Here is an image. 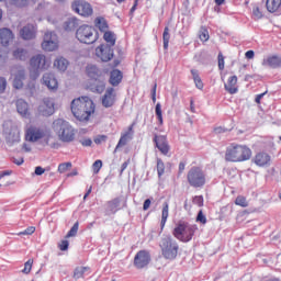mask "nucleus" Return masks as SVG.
Masks as SVG:
<instances>
[{
    "label": "nucleus",
    "instance_id": "nucleus-11",
    "mask_svg": "<svg viewBox=\"0 0 281 281\" xmlns=\"http://www.w3.org/2000/svg\"><path fill=\"white\" fill-rule=\"evenodd\" d=\"M95 54L98 58L102 60V63H109V60H112L114 56L113 48L108 44H101L99 47H97Z\"/></svg>",
    "mask_w": 281,
    "mask_h": 281
},
{
    "label": "nucleus",
    "instance_id": "nucleus-36",
    "mask_svg": "<svg viewBox=\"0 0 281 281\" xmlns=\"http://www.w3.org/2000/svg\"><path fill=\"white\" fill-rule=\"evenodd\" d=\"M103 38L105 41V43H109L106 45H109L110 47H114L115 46V34L111 31H106L103 35Z\"/></svg>",
    "mask_w": 281,
    "mask_h": 281
},
{
    "label": "nucleus",
    "instance_id": "nucleus-42",
    "mask_svg": "<svg viewBox=\"0 0 281 281\" xmlns=\"http://www.w3.org/2000/svg\"><path fill=\"white\" fill-rule=\"evenodd\" d=\"M155 113H156V116H157V120H158L159 124L160 125L164 124V114L161 112V103L156 104Z\"/></svg>",
    "mask_w": 281,
    "mask_h": 281
},
{
    "label": "nucleus",
    "instance_id": "nucleus-31",
    "mask_svg": "<svg viewBox=\"0 0 281 281\" xmlns=\"http://www.w3.org/2000/svg\"><path fill=\"white\" fill-rule=\"evenodd\" d=\"M281 7V0H266V8L268 12L273 14V12H278Z\"/></svg>",
    "mask_w": 281,
    "mask_h": 281
},
{
    "label": "nucleus",
    "instance_id": "nucleus-47",
    "mask_svg": "<svg viewBox=\"0 0 281 281\" xmlns=\"http://www.w3.org/2000/svg\"><path fill=\"white\" fill-rule=\"evenodd\" d=\"M69 168H71V162L59 164L58 172H60V175H63L64 172H67L69 170Z\"/></svg>",
    "mask_w": 281,
    "mask_h": 281
},
{
    "label": "nucleus",
    "instance_id": "nucleus-24",
    "mask_svg": "<svg viewBox=\"0 0 281 281\" xmlns=\"http://www.w3.org/2000/svg\"><path fill=\"white\" fill-rule=\"evenodd\" d=\"M122 78H124V75L122 74V70L120 69H113L110 72V79L109 82L112 85V87H119L122 82Z\"/></svg>",
    "mask_w": 281,
    "mask_h": 281
},
{
    "label": "nucleus",
    "instance_id": "nucleus-45",
    "mask_svg": "<svg viewBox=\"0 0 281 281\" xmlns=\"http://www.w3.org/2000/svg\"><path fill=\"white\" fill-rule=\"evenodd\" d=\"M235 204L240 205V207H247V205H249V203L247 202V199L243 195H239L236 198Z\"/></svg>",
    "mask_w": 281,
    "mask_h": 281
},
{
    "label": "nucleus",
    "instance_id": "nucleus-44",
    "mask_svg": "<svg viewBox=\"0 0 281 281\" xmlns=\"http://www.w3.org/2000/svg\"><path fill=\"white\" fill-rule=\"evenodd\" d=\"M79 225L80 224L76 222L70 228V232L67 233L66 238H74V236H77Z\"/></svg>",
    "mask_w": 281,
    "mask_h": 281
},
{
    "label": "nucleus",
    "instance_id": "nucleus-38",
    "mask_svg": "<svg viewBox=\"0 0 281 281\" xmlns=\"http://www.w3.org/2000/svg\"><path fill=\"white\" fill-rule=\"evenodd\" d=\"M162 43H164V49H168V45L170 43V29L168 26H166L164 30Z\"/></svg>",
    "mask_w": 281,
    "mask_h": 281
},
{
    "label": "nucleus",
    "instance_id": "nucleus-35",
    "mask_svg": "<svg viewBox=\"0 0 281 281\" xmlns=\"http://www.w3.org/2000/svg\"><path fill=\"white\" fill-rule=\"evenodd\" d=\"M13 57L16 58V60H26L30 58V54L24 48H16L13 52Z\"/></svg>",
    "mask_w": 281,
    "mask_h": 281
},
{
    "label": "nucleus",
    "instance_id": "nucleus-51",
    "mask_svg": "<svg viewBox=\"0 0 281 281\" xmlns=\"http://www.w3.org/2000/svg\"><path fill=\"white\" fill-rule=\"evenodd\" d=\"M34 263V261L32 259H29L25 263H24V269L22 270L23 273H30L32 271V265Z\"/></svg>",
    "mask_w": 281,
    "mask_h": 281
},
{
    "label": "nucleus",
    "instance_id": "nucleus-4",
    "mask_svg": "<svg viewBox=\"0 0 281 281\" xmlns=\"http://www.w3.org/2000/svg\"><path fill=\"white\" fill-rule=\"evenodd\" d=\"M159 247L165 260H176L179 256V243L170 235H164L159 240Z\"/></svg>",
    "mask_w": 281,
    "mask_h": 281
},
{
    "label": "nucleus",
    "instance_id": "nucleus-57",
    "mask_svg": "<svg viewBox=\"0 0 281 281\" xmlns=\"http://www.w3.org/2000/svg\"><path fill=\"white\" fill-rule=\"evenodd\" d=\"M34 175H36V177H41L42 175H45V169L41 166H37L35 167Z\"/></svg>",
    "mask_w": 281,
    "mask_h": 281
},
{
    "label": "nucleus",
    "instance_id": "nucleus-15",
    "mask_svg": "<svg viewBox=\"0 0 281 281\" xmlns=\"http://www.w3.org/2000/svg\"><path fill=\"white\" fill-rule=\"evenodd\" d=\"M42 49L44 52H55V49H58V42H56L52 33H45Z\"/></svg>",
    "mask_w": 281,
    "mask_h": 281
},
{
    "label": "nucleus",
    "instance_id": "nucleus-23",
    "mask_svg": "<svg viewBox=\"0 0 281 281\" xmlns=\"http://www.w3.org/2000/svg\"><path fill=\"white\" fill-rule=\"evenodd\" d=\"M262 67H270L271 69H278L281 67V58L278 55L270 56L262 60Z\"/></svg>",
    "mask_w": 281,
    "mask_h": 281
},
{
    "label": "nucleus",
    "instance_id": "nucleus-37",
    "mask_svg": "<svg viewBox=\"0 0 281 281\" xmlns=\"http://www.w3.org/2000/svg\"><path fill=\"white\" fill-rule=\"evenodd\" d=\"M94 23L95 27H98L100 32H106V30H109V24H106V20H104V18H97Z\"/></svg>",
    "mask_w": 281,
    "mask_h": 281
},
{
    "label": "nucleus",
    "instance_id": "nucleus-3",
    "mask_svg": "<svg viewBox=\"0 0 281 281\" xmlns=\"http://www.w3.org/2000/svg\"><path fill=\"white\" fill-rule=\"evenodd\" d=\"M53 128L60 142L69 144L76 139V130H74V126L69 122L63 119L55 120L53 122Z\"/></svg>",
    "mask_w": 281,
    "mask_h": 281
},
{
    "label": "nucleus",
    "instance_id": "nucleus-52",
    "mask_svg": "<svg viewBox=\"0 0 281 281\" xmlns=\"http://www.w3.org/2000/svg\"><path fill=\"white\" fill-rule=\"evenodd\" d=\"M194 205H198V207H203V195H195L193 198Z\"/></svg>",
    "mask_w": 281,
    "mask_h": 281
},
{
    "label": "nucleus",
    "instance_id": "nucleus-46",
    "mask_svg": "<svg viewBox=\"0 0 281 281\" xmlns=\"http://www.w3.org/2000/svg\"><path fill=\"white\" fill-rule=\"evenodd\" d=\"M35 232H36V227L29 226L23 232H20L19 236H32V234H34Z\"/></svg>",
    "mask_w": 281,
    "mask_h": 281
},
{
    "label": "nucleus",
    "instance_id": "nucleus-54",
    "mask_svg": "<svg viewBox=\"0 0 281 281\" xmlns=\"http://www.w3.org/2000/svg\"><path fill=\"white\" fill-rule=\"evenodd\" d=\"M59 249L60 251H67V249H69V240H61V243L59 244Z\"/></svg>",
    "mask_w": 281,
    "mask_h": 281
},
{
    "label": "nucleus",
    "instance_id": "nucleus-13",
    "mask_svg": "<svg viewBox=\"0 0 281 281\" xmlns=\"http://www.w3.org/2000/svg\"><path fill=\"white\" fill-rule=\"evenodd\" d=\"M153 142L162 155L170 153V145H168V138L165 135H154Z\"/></svg>",
    "mask_w": 281,
    "mask_h": 281
},
{
    "label": "nucleus",
    "instance_id": "nucleus-1",
    "mask_svg": "<svg viewBox=\"0 0 281 281\" xmlns=\"http://www.w3.org/2000/svg\"><path fill=\"white\" fill-rule=\"evenodd\" d=\"M71 113L79 122H89V117L95 113V103L89 97H79L71 101Z\"/></svg>",
    "mask_w": 281,
    "mask_h": 281
},
{
    "label": "nucleus",
    "instance_id": "nucleus-27",
    "mask_svg": "<svg viewBox=\"0 0 281 281\" xmlns=\"http://www.w3.org/2000/svg\"><path fill=\"white\" fill-rule=\"evenodd\" d=\"M238 83V77L237 76H232L228 78V83H225V89L234 95V93H238V88H236V85Z\"/></svg>",
    "mask_w": 281,
    "mask_h": 281
},
{
    "label": "nucleus",
    "instance_id": "nucleus-55",
    "mask_svg": "<svg viewBox=\"0 0 281 281\" xmlns=\"http://www.w3.org/2000/svg\"><path fill=\"white\" fill-rule=\"evenodd\" d=\"M7 85H8V81L5 80V78L0 77V95L5 91Z\"/></svg>",
    "mask_w": 281,
    "mask_h": 281
},
{
    "label": "nucleus",
    "instance_id": "nucleus-29",
    "mask_svg": "<svg viewBox=\"0 0 281 281\" xmlns=\"http://www.w3.org/2000/svg\"><path fill=\"white\" fill-rule=\"evenodd\" d=\"M271 161V156L267 153H259L255 156V164L256 166H267Z\"/></svg>",
    "mask_w": 281,
    "mask_h": 281
},
{
    "label": "nucleus",
    "instance_id": "nucleus-18",
    "mask_svg": "<svg viewBox=\"0 0 281 281\" xmlns=\"http://www.w3.org/2000/svg\"><path fill=\"white\" fill-rule=\"evenodd\" d=\"M20 36L23 41H32L36 38V27L33 24H27L20 30Z\"/></svg>",
    "mask_w": 281,
    "mask_h": 281
},
{
    "label": "nucleus",
    "instance_id": "nucleus-53",
    "mask_svg": "<svg viewBox=\"0 0 281 281\" xmlns=\"http://www.w3.org/2000/svg\"><path fill=\"white\" fill-rule=\"evenodd\" d=\"M217 59H218V69L223 71V69H225V58L223 57L222 54H218Z\"/></svg>",
    "mask_w": 281,
    "mask_h": 281
},
{
    "label": "nucleus",
    "instance_id": "nucleus-33",
    "mask_svg": "<svg viewBox=\"0 0 281 281\" xmlns=\"http://www.w3.org/2000/svg\"><path fill=\"white\" fill-rule=\"evenodd\" d=\"M168 216H169V204L168 202H164L162 212H161V222H160L161 229L166 227V222L168 221Z\"/></svg>",
    "mask_w": 281,
    "mask_h": 281
},
{
    "label": "nucleus",
    "instance_id": "nucleus-16",
    "mask_svg": "<svg viewBox=\"0 0 281 281\" xmlns=\"http://www.w3.org/2000/svg\"><path fill=\"white\" fill-rule=\"evenodd\" d=\"M5 142L9 146L19 144L21 142V134L19 133V128L11 127L9 132H5Z\"/></svg>",
    "mask_w": 281,
    "mask_h": 281
},
{
    "label": "nucleus",
    "instance_id": "nucleus-49",
    "mask_svg": "<svg viewBox=\"0 0 281 281\" xmlns=\"http://www.w3.org/2000/svg\"><path fill=\"white\" fill-rule=\"evenodd\" d=\"M196 222L201 223L202 225H205L207 223V217H205V214H203V211L198 212Z\"/></svg>",
    "mask_w": 281,
    "mask_h": 281
},
{
    "label": "nucleus",
    "instance_id": "nucleus-19",
    "mask_svg": "<svg viewBox=\"0 0 281 281\" xmlns=\"http://www.w3.org/2000/svg\"><path fill=\"white\" fill-rule=\"evenodd\" d=\"M11 41H14V33L8 27L0 29V45L8 47Z\"/></svg>",
    "mask_w": 281,
    "mask_h": 281
},
{
    "label": "nucleus",
    "instance_id": "nucleus-21",
    "mask_svg": "<svg viewBox=\"0 0 281 281\" xmlns=\"http://www.w3.org/2000/svg\"><path fill=\"white\" fill-rule=\"evenodd\" d=\"M133 124L128 127V131L121 135V138L114 149V153H117L119 148H122V146H126L131 139H133Z\"/></svg>",
    "mask_w": 281,
    "mask_h": 281
},
{
    "label": "nucleus",
    "instance_id": "nucleus-30",
    "mask_svg": "<svg viewBox=\"0 0 281 281\" xmlns=\"http://www.w3.org/2000/svg\"><path fill=\"white\" fill-rule=\"evenodd\" d=\"M23 80H25V70H18L13 79L14 89H23Z\"/></svg>",
    "mask_w": 281,
    "mask_h": 281
},
{
    "label": "nucleus",
    "instance_id": "nucleus-56",
    "mask_svg": "<svg viewBox=\"0 0 281 281\" xmlns=\"http://www.w3.org/2000/svg\"><path fill=\"white\" fill-rule=\"evenodd\" d=\"M252 14L256 19H262V13L260 12V8L258 7H255L252 9Z\"/></svg>",
    "mask_w": 281,
    "mask_h": 281
},
{
    "label": "nucleus",
    "instance_id": "nucleus-59",
    "mask_svg": "<svg viewBox=\"0 0 281 281\" xmlns=\"http://www.w3.org/2000/svg\"><path fill=\"white\" fill-rule=\"evenodd\" d=\"M102 142H106L105 135H101V136H98L97 138H94V144H102Z\"/></svg>",
    "mask_w": 281,
    "mask_h": 281
},
{
    "label": "nucleus",
    "instance_id": "nucleus-12",
    "mask_svg": "<svg viewBox=\"0 0 281 281\" xmlns=\"http://www.w3.org/2000/svg\"><path fill=\"white\" fill-rule=\"evenodd\" d=\"M37 111L40 115H43L44 117H49V115H54V99L45 98L38 106Z\"/></svg>",
    "mask_w": 281,
    "mask_h": 281
},
{
    "label": "nucleus",
    "instance_id": "nucleus-7",
    "mask_svg": "<svg viewBox=\"0 0 281 281\" xmlns=\"http://www.w3.org/2000/svg\"><path fill=\"white\" fill-rule=\"evenodd\" d=\"M194 232H196V226L180 223L173 228L172 234L177 240H180L181 243H190L194 236Z\"/></svg>",
    "mask_w": 281,
    "mask_h": 281
},
{
    "label": "nucleus",
    "instance_id": "nucleus-8",
    "mask_svg": "<svg viewBox=\"0 0 281 281\" xmlns=\"http://www.w3.org/2000/svg\"><path fill=\"white\" fill-rule=\"evenodd\" d=\"M86 71L89 78L95 80L97 93H102V91H104V87H106V85L104 83V79L102 78V70H100V68H98L95 65H90L87 66Z\"/></svg>",
    "mask_w": 281,
    "mask_h": 281
},
{
    "label": "nucleus",
    "instance_id": "nucleus-62",
    "mask_svg": "<svg viewBox=\"0 0 281 281\" xmlns=\"http://www.w3.org/2000/svg\"><path fill=\"white\" fill-rule=\"evenodd\" d=\"M265 95H267V92L260 93L256 95L255 102L257 104H260V101L265 98Z\"/></svg>",
    "mask_w": 281,
    "mask_h": 281
},
{
    "label": "nucleus",
    "instance_id": "nucleus-6",
    "mask_svg": "<svg viewBox=\"0 0 281 281\" xmlns=\"http://www.w3.org/2000/svg\"><path fill=\"white\" fill-rule=\"evenodd\" d=\"M187 180L191 188H203L207 183V175L201 167H191L187 173Z\"/></svg>",
    "mask_w": 281,
    "mask_h": 281
},
{
    "label": "nucleus",
    "instance_id": "nucleus-48",
    "mask_svg": "<svg viewBox=\"0 0 281 281\" xmlns=\"http://www.w3.org/2000/svg\"><path fill=\"white\" fill-rule=\"evenodd\" d=\"M41 76V69L38 68H32L30 69V78L31 80H36Z\"/></svg>",
    "mask_w": 281,
    "mask_h": 281
},
{
    "label": "nucleus",
    "instance_id": "nucleus-32",
    "mask_svg": "<svg viewBox=\"0 0 281 281\" xmlns=\"http://www.w3.org/2000/svg\"><path fill=\"white\" fill-rule=\"evenodd\" d=\"M54 67H56L59 71H67V67H69V61L64 57H59L54 61Z\"/></svg>",
    "mask_w": 281,
    "mask_h": 281
},
{
    "label": "nucleus",
    "instance_id": "nucleus-41",
    "mask_svg": "<svg viewBox=\"0 0 281 281\" xmlns=\"http://www.w3.org/2000/svg\"><path fill=\"white\" fill-rule=\"evenodd\" d=\"M164 172H166V165L164 164V160H161V158L157 159V173L159 179H161V177H164Z\"/></svg>",
    "mask_w": 281,
    "mask_h": 281
},
{
    "label": "nucleus",
    "instance_id": "nucleus-2",
    "mask_svg": "<svg viewBox=\"0 0 281 281\" xmlns=\"http://www.w3.org/2000/svg\"><path fill=\"white\" fill-rule=\"evenodd\" d=\"M226 161L240 162L251 159V149L245 145L231 144L226 148Z\"/></svg>",
    "mask_w": 281,
    "mask_h": 281
},
{
    "label": "nucleus",
    "instance_id": "nucleus-9",
    "mask_svg": "<svg viewBox=\"0 0 281 281\" xmlns=\"http://www.w3.org/2000/svg\"><path fill=\"white\" fill-rule=\"evenodd\" d=\"M71 9L80 16L88 18L93 14V7L85 0H75L71 4Z\"/></svg>",
    "mask_w": 281,
    "mask_h": 281
},
{
    "label": "nucleus",
    "instance_id": "nucleus-43",
    "mask_svg": "<svg viewBox=\"0 0 281 281\" xmlns=\"http://www.w3.org/2000/svg\"><path fill=\"white\" fill-rule=\"evenodd\" d=\"M85 271H87L86 267L76 268L74 271L75 280H80V278H82V276H85Z\"/></svg>",
    "mask_w": 281,
    "mask_h": 281
},
{
    "label": "nucleus",
    "instance_id": "nucleus-39",
    "mask_svg": "<svg viewBox=\"0 0 281 281\" xmlns=\"http://www.w3.org/2000/svg\"><path fill=\"white\" fill-rule=\"evenodd\" d=\"M199 38H200V41H202L203 43L210 41V32L207 31V27L201 26L200 33H199Z\"/></svg>",
    "mask_w": 281,
    "mask_h": 281
},
{
    "label": "nucleus",
    "instance_id": "nucleus-34",
    "mask_svg": "<svg viewBox=\"0 0 281 281\" xmlns=\"http://www.w3.org/2000/svg\"><path fill=\"white\" fill-rule=\"evenodd\" d=\"M191 76L193 78V82H194L196 89L202 90L203 89V80L201 79V76L199 75V70L191 69Z\"/></svg>",
    "mask_w": 281,
    "mask_h": 281
},
{
    "label": "nucleus",
    "instance_id": "nucleus-28",
    "mask_svg": "<svg viewBox=\"0 0 281 281\" xmlns=\"http://www.w3.org/2000/svg\"><path fill=\"white\" fill-rule=\"evenodd\" d=\"M120 198H115L112 201H109L105 206V214H115L120 210Z\"/></svg>",
    "mask_w": 281,
    "mask_h": 281
},
{
    "label": "nucleus",
    "instance_id": "nucleus-22",
    "mask_svg": "<svg viewBox=\"0 0 281 281\" xmlns=\"http://www.w3.org/2000/svg\"><path fill=\"white\" fill-rule=\"evenodd\" d=\"M15 106L19 115L22 117H27L30 115V104L24 99H18L15 101Z\"/></svg>",
    "mask_w": 281,
    "mask_h": 281
},
{
    "label": "nucleus",
    "instance_id": "nucleus-14",
    "mask_svg": "<svg viewBox=\"0 0 281 281\" xmlns=\"http://www.w3.org/2000/svg\"><path fill=\"white\" fill-rule=\"evenodd\" d=\"M30 65L32 69H40V70H45L49 67V64L47 61V58L45 55H35L31 58Z\"/></svg>",
    "mask_w": 281,
    "mask_h": 281
},
{
    "label": "nucleus",
    "instance_id": "nucleus-40",
    "mask_svg": "<svg viewBox=\"0 0 281 281\" xmlns=\"http://www.w3.org/2000/svg\"><path fill=\"white\" fill-rule=\"evenodd\" d=\"M11 5L15 8H27L30 5V0H9Z\"/></svg>",
    "mask_w": 281,
    "mask_h": 281
},
{
    "label": "nucleus",
    "instance_id": "nucleus-50",
    "mask_svg": "<svg viewBox=\"0 0 281 281\" xmlns=\"http://www.w3.org/2000/svg\"><path fill=\"white\" fill-rule=\"evenodd\" d=\"M92 169H93L94 175H98V172H100V170L102 169V160H95L92 164Z\"/></svg>",
    "mask_w": 281,
    "mask_h": 281
},
{
    "label": "nucleus",
    "instance_id": "nucleus-20",
    "mask_svg": "<svg viewBox=\"0 0 281 281\" xmlns=\"http://www.w3.org/2000/svg\"><path fill=\"white\" fill-rule=\"evenodd\" d=\"M43 85H45V87H47V89L50 91H56V89H58V80L52 72H46L43 75Z\"/></svg>",
    "mask_w": 281,
    "mask_h": 281
},
{
    "label": "nucleus",
    "instance_id": "nucleus-63",
    "mask_svg": "<svg viewBox=\"0 0 281 281\" xmlns=\"http://www.w3.org/2000/svg\"><path fill=\"white\" fill-rule=\"evenodd\" d=\"M150 203H151L150 199H146L144 201V204H143L144 212H146V210H148V207H150Z\"/></svg>",
    "mask_w": 281,
    "mask_h": 281
},
{
    "label": "nucleus",
    "instance_id": "nucleus-25",
    "mask_svg": "<svg viewBox=\"0 0 281 281\" xmlns=\"http://www.w3.org/2000/svg\"><path fill=\"white\" fill-rule=\"evenodd\" d=\"M79 25H80V20L72 16V18H68L64 22L63 27H64L65 32H74V30H76Z\"/></svg>",
    "mask_w": 281,
    "mask_h": 281
},
{
    "label": "nucleus",
    "instance_id": "nucleus-5",
    "mask_svg": "<svg viewBox=\"0 0 281 281\" xmlns=\"http://www.w3.org/2000/svg\"><path fill=\"white\" fill-rule=\"evenodd\" d=\"M76 38L85 45H93L100 38V35L93 26L83 24L77 29Z\"/></svg>",
    "mask_w": 281,
    "mask_h": 281
},
{
    "label": "nucleus",
    "instance_id": "nucleus-17",
    "mask_svg": "<svg viewBox=\"0 0 281 281\" xmlns=\"http://www.w3.org/2000/svg\"><path fill=\"white\" fill-rule=\"evenodd\" d=\"M113 104H115V89L108 88L102 98V105L104 106V109H111Z\"/></svg>",
    "mask_w": 281,
    "mask_h": 281
},
{
    "label": "nucleus",
    "instance_id": "nucleus-60",
    "mask_svg": "<svg viewBox=\"0 0 281 281\" xmlns=\"http://www.w3.org/2000/svg\"><path fill=\"white\" fill-rule=\"evenodd\" d=\"M80 144L82 146L89 147V146H91V144H93V140H91V138H86L83 140H80Z\"/></svg>",
    "mask_w": 281,
    "mask_h": 281
},
{
    "label": "nucleus",
    "instance_id": "nucleus-61",
    "mask_svg": "<svg viewBox=\"0 0 281 281\" xmlns=\"http://www.w3.org/2000/svg\"><path fill=\"white\" fill-rule=\"evenodd\" d=\"M245 56L248 60H251L254 58V56H256V53L254 50H247L245 53Z\"/></svg>",
    "mask_w": 281,
    "mask_h": 281
},
{
    "label": "nucleus",
    "instance_id": "nucleus-58",
    "mask_svg": "<svg viewBox=\"0 0 281 281\" xmlns=\"http://www.w3.org/2000/svg\"><path fill=\"white\" fill-rule=\"evenodd\" d=\"M151 100L153 102H157V83H155L151 89Z\"/></svg>",
    "mask_w": 281,
    "mask_h": 281
},
{
    "label": "nucleus",
    "instance_id": "nucleus-64",
    "mask_svg": "<svg viewBox=\"0 0 281 281\" xmlns=\"http://www.w3.org/2000/svg\"><path fill=\"white\" fill-rule=\"evenodd\" d=\"M128 164H130L128 160H126L122 164L120 175H123L124 170H126V168H128Z\"/></svg>",
    "mask_w": 281,
    "mask_h": 281
},
{
    "label": "nucleus",
    "instance_id": "nucleus-10",
    "mask_svg": "<svg viewBox=\"0 0 281 281\" xmlns=\"http://www.w3.org/2000/svg\"><path fill=\"white\" fill-rule=\"evenodd\" d=\"M150 265V252L148 250H139L134 257V267L144 269Z\"/></svg>",
    "mask_w": 281,
    "mask_h": 281
},
{
    "label": "nucleus",
    "instance_id": "nucleus-26",
    "mask_svg": "<svg viewBox=\"0 0 281 281\" xmlns=\"http://www.w3.org/2000/svg\"><path fill=\"white\" fill-rule=\"evenodd\" d=\"M45 137V132L42 130H29L26 133L27 142H38V139H43Z\"/></svg>",
    "mask_w": 281,
    "mask_h": 281
}]
</instances>
